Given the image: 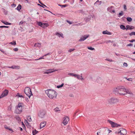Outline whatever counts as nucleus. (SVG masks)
I'll return each instance as SVG.
<instances>
[{"label":"nucleus","mask_w":135,"mask_h":135,"mask_svg":"<svg viewBox=\"0 0 135 135\" xmlns=\"http://www.w3.org/2000/svg\"><path fill=\"white\" fill-rule=\"evenodd\" d=\"M89 37V35H84L80 37V39L79 40L80 42H82L85 40L87 38Z\"/></svg>","instance_id":"6e6552de"},{"label":"nucleus","mask_w":135,"mask_h":135,"mask_svg":"<svg viewBox=\"0 0 135 135\" xmlns=\"http://www.w3.org/2000/svg\"><path fill=\"white\" fill-rule=\"evenodd\" d=\"M43 23H42V22H38V25L39 26H40L41 27Z\"/></svg>","instance_id":"37998d69"},{"label":"nucleus","mask_w":135,"mask_h":135,"mask_svg":"<svg viewBox=\"0 0 135 135\" xmlns=\"http://www.w3.org/2000/svg\"><path fill=\"white\" fill-rule=\"evenodd\" d=\"M8 91L7 90H5L1 95L0 96V99L7 95L8 94Z\"/></svg>","instance_id":"9d476101"},{"label":"nucleus","mask_w":135,"mask_h":135,"mask_svg":"<svg viewBox=\"0 0 135 135\" xmlns=\"http://www.w3.org/2000/svg\"><path fill=\"white\" fill-rule=\"evenodd\" d=\"M58 5L59 6L61 7V8H62L63 7H66L67 6V5H61L60 4H59Z\"/></svg>","instance_id":"a19ab883"},{"label":"nucleus","mask_w":135,"mask_h":135,"mask_svg":"<svg viewBox=\"0 0 135 135\" xmlns=\"http://www.w3.org/2000/svg\"><path fill=\"white\" fill-rule=\"evenodd\" d=\"M129 41L131 42H135V39H133L131 40H129Z\"/></svg>","instance_id":"5fc2aeb1"},{"label":"nucleus","mask_w":135,"mask_h":135,"mask_svg":"<svg viewBox=\"0 0 135 135\" xmlns=\"http://www.w3.org/2000/svg\"><path fill=\"white\" fill-rule=\"evenodd\" d=\"M125 78L126 79H127V80H128V81H132V79L131 78H126V77H125Z\"/></svg>","instance_id":"a18cd8bd"},{"label":"nucleus","mask_w":135,"mask_h":135,"mask_svg":"<svg viewBox=\"0 0 135 135\" xmlns=\"http://www.w3.org/2000/svg\"><path fill=\"white\" fill-rule=\"evenodd\" d=\"M113 91L117 93H118L120 95H125V93H120L119 90V86L114 89Z\"/></svg>","instance_id":"1a4fd4ad"},{"label":"nucleus","mask_w":135,"mask_h":135,"mask_svg":"<svg viewBox=\"0 0 135 135\" xmlns=\"http://www.w3.org/2000/svg\"><path fill=\"white\" fill-rule=\"evenodd\" d=\"M123 12L122 11H121L120 13H119L118 15V16L119 17H120L122 16H123Z\"/></svg>","instance_id":"2f4dec72"},{"label":"nucleus","mask_w":135,"mask_h":135,"mask_svg":"<svg viewBox=\"0 0 135 135\" xmlns=\"http://www.w3.org/2000/svg\"><path fill=\"white\" fill-rule=\"evenodd\" d=\"M119 130L121 135H126L127 134V131L125 129L121 128Z\"/></svg>","instance_id":"0eeeda50"},{"label":"nucleus","mask_w":135,"mask_h":135,"mask_svg":"<svg viewBox=\"0 0 135 135\" xmlns=\"http://www.w3.org/2000/svg\"><path fill=\"white\" fill-rule=\"evenodd\" d=\"M18 49L17 48H15L13 49V50L15 51H18Z\"/></svg>","instance_id":"052dcab7"},{"label":"nucleus","mask_w":135,"mask_h":135,"mask_svg":"<svg viewBox=\"0 0 135 135\" xmlns=\"http://www.w3.org/2000/svg\"><path fill=\"white\" fill-rule=\"evenodd\" d=\"M108 122L111 124L112 127L113 128L115 127H118L121 126L120 124H118L110 120H108Z\"/></svg>","instance_id":"423d86ee"},{"label":"nucleus","mask_w":135,"mask_h":135,"mask_svg":"<svg viewBox=\"0 0 135 135\" xmlns=\"http://www.w3.org/2000/svg\"><path fill=\"white\" fill-rule=\"evenodd\" d=\"M87 48L89 50H95V49L94 48L92 47H88Z\"/></svg>","instance_id":"e433bc0d"},{"label":"nucleus","mask_w":135,"mask_h":135,"mask_svg":"<svg viewBox=\"0 0 135 135\" xmlns=\"http://www.w3.org/2000/svg\"><path fill=\"white\" fill-rule=\"evenodd\" d=\"M9 27V26H0V28H8Z\"/></svg>","instance_id":"49530a36"},{"label":"nucleus","mask_w":135,"mask_h":135,"mask_svg":"<svg viewBox=\"0 0 135 135\" xmlns=\"http://www.w3.org/2000/svg\"><path fill=\"white\" fill-rule=\"evenodd\" d=\"M45 112L44 111H40L38 114L39 116L41 118L44 117L45 116Z\"/></svg>","instance_id":"9b49d317"},{"label":"nucleus","mask_w":135,"mask_h":135,"mask_svg":"<svg viewBox=\"0 0 135 135\" xmlns=\"http://www.w3.org/2000/svg\"><path fill=\"white\" fill-rule=\"evenodd\" d=\"M54 110L56 112L60 113L61 110L58 107H57L54 109Z\"/></svg>","instance_id":"412c9836"},{"label":"nucleus","mask_w":135,"mask_h":135,"mask_svg":"<svg viewBox=\"0 0 135 135\" xmlns=\"http://www.w3.org/2000/svg\"><path fill=\"white\" fill-rule=\"evenodd\" d=\"M75 77L77 78L78 79H80L81 80H84V79L83 78L82 75H80L78 74H75Z\"/></svg>","instance_id":"dca6fc26"},{"label":"nucleus","mask_w":135,"mask_h":135,"mask_svg":"<svg viewBox=\"0 0 135 135\" xmlns=\"http://www.w3.org/2000/svg\"><path fill=\"white\" fill-rule=\"evenodd\" d=\"M107 131L105 130L104 128H102L97 133V135H108V133H107Z\"/></svg>","instance_id":"7ed1b4c3"},{"label":"nucleus","mask_w":135,"mask_h":135,"mask_svg":"<svg viewBox=\"0 0 135 135\" xmlns=\"http://www.w3.org/2000/svg\"><path fill=\"white\" fill-rule=\"evenodd\" d=\"M27 119L28 120L29 122H31V118L30 116H28L27 117Z\"/></svg>","instance_id":"473e14b6"},{"label":"nucleus","mask_w":135,"mask_h":135,"mask_svg":"<svg viewBox=\"0 0 135 135\" xmlns=\"http://www.w3.org/2000/svg\"><path fill=\"white\" fill-rule=\"evenodd\" d=\"M69 120V118L66 117L64 118V119L63 121V123L64 125H66Z\"/></svg>","instance_id":"f8f14e48"},{"label":"nucleus","mask_w":135,"mask_h":135,"mask_svg":"<svg viewBox=\"0 0 135 135\" xmlns=\"http://www.w3.org/2000/svg\"><path fill=\"white\" fill-rule=\"evenodd\" d=\"M133 46V44H128L127 45V46Z\"/></svg>","instance_id":"8fccbe9b"},{"label":"nucleus","mask_w":135,"mask_h":135,"mask_svg":"<svg viewBox=\"0 0 135 135\" xmlns=\"http://www.w3.org/2000/svg\"><path fill=\"white\" fill-rule=\"evenodd\" d=\"M120 28L122 29L123 30H125V29H126V27H125V26L124 25H121L120 26Z\"/></svg>","instance_id":"7c9ffc66"},{"label":"nucleus","mask_w":135,"mask_h":135,"mask_svg":"<svg viewBox=\"0 0 135 135\" xmlns=\"http://www.w3.org/2000/svg\"><path fill=\"white\" fill-rule=\"evenodd\" d=\"M21 6L20 4H19L16 8L18 11H20L21 8Z\"/></svg>","instance_id":"c85d7f7f"},{"label":"nucleus","mask_w":135,"mask_h":135,"mask_svg":"<svg viewBox=\"0 0 135 135\" xmlns=\"http://www.w3.org/2000/svg\"><path fill=\"white\" fill-rule=\"evenodd\" d=\"M127 21L129 22H131L132 20V18L129 17H127Z\"/></svg>","instance_id":"f704fd0d"},{"label":"nucleus","mask_w":135,"mask_h":135,"mask_svg":"<svg viewBox=\"0 0 135 135\" xmlns=\"http://www.w3.org/2000/svg\"><path fill=\"white\" fill-rule=\"evenodd\" d=\"M123 8H124V9L125 10H126L127 9L126 6L125 4L124 5Z\"/></svg>","instance_id":"09e8293b"},{"label":"nucleus","mask_w":135,"mask_h":135,"mask_svg":"<svg viewBox=\"0 0 135 135\" xmlns=\"http://www.w3.org/2000/svg\"><path fill=\"white\" fill-rule=\"evenodd\" d=\"M0 51H1L2 52H3V53H4V52L3 51V50L1 49L0 48Z\"/></svg>","instance_id":"0e129e2a"},{"label":"nucleus","mask_w":135,"mask_h":135,"mask_svg":"<svg viewBox=\"0 0 135 135\" xmlns=\"http://www.w3.org/2000/svg\"><path fill=\"white\" fill-rule=\"evenodd\" d=\"M34 46L35 47H40L41 46V44L40 43H36L34 45Z\"/></svg>","instance_id":"393cba45"},{"label":"nucleus","mask_w":135,"mask_h":135,"mask_svg":"<svg viewBox=\"0 0 135 135\" xmlns=\"http://www.w3.org/2000/svg\"><path fill=\"white\" fill-rule=\"evenodd\" d=\"M9 44L12 45H16V43L15 41L11 42H10Z\"/></svg>","instance_id":"c03bdc74"},{"label":"nucleus","mask_w":135,"mask_h":135,"mask_svg":"<svg viewBox=\"0 0 135 135\" xmlns=\"http://www.w3.org/2000/svg\"><path fill=\"white\" fill-rule=\"evenodd\" d=\"M125 93V95L127 94H129V96L131 97H132L133 95V94L131 91H129L128 90H127L126 89V91H125V93Z\"/></svg>","instance_id":"4468645a"},{"label":"nucleus","mask_w":135,"mask_h":135,"mask_svg":"<svg viewBox=\"0 0 135 135\" xmlns=\"http://www.w3.org/2000/svg\"><path fill=\"white\" fill-rule=\"evenodd\" d=\"M22 127L23 128H24L25 127V124H24L23 122H22Z\"/></svg>","instance_id":"3c124183"},{"label":"nucleus","mask_w":135,"mask_h":135,"mask_svg":"<svg viewBox=\"0 0 135 135\" xmlns=\"http://www.w3.org/2000/svg\"><path fill=\"white\" fill-rule=\"evenodd\" d=\"M4 127L6 129H8V130L9 128V127H8V126L6 125H5L4 126Z\"/></svg>","instance_id":"603ef678"},{"label":"nucleus","mask_w":135,"mask_h":135,"mask_svg":"<svg viewBox=\"0 0 135 135\" xmlns=\"http://www.w3.org/2000/svg\"><path fill=\"white\" fill-rule=\"evenodd\" d=\"M50 54L49 53H48L47 54H45L44 55H43V56L40 57L39 59H36L35 60H39L42 59H46L45 58H44V57L46 56L47 55H49Z\"/></svg>","instance_id":"aec40b11"},{"label":"nucleus","mask_w":135,"mask_h":135,"mask_svg":"<svg viewBox=\"0 0 135 135\" xmlns=\"http://www.w3.org/2000/svg\"><path fill=\"white\" fill-rule=\"evenodd\" d=\"M89 79L90 80H92L93 79V77L91 76H89Z\"/></svg>","instance_id":"774afa93"},{"label":"nucleus","mask_w":135,"mask_h":135,"mask_svg":"<svg viewBox=\"0 0 135 135\" xmlns=\"http://www.w3.org/2000/svg\"><path fill=\"white\" fill-rule=\"evenodd\" d=\"M22 103H19L16 107V112L17 114H20L22 111Z\"/></svg>","instance_id":"20e7f679"},{"label":"nucleus","mask_w":135,"mask_h":135,"mask_svg":"<svg viewBox=\"0 0 135 135\" xmlns=\"http://www.w3.org/2000/svg\"><path fill=\"white\" fill-rule=\"evenodd\" d=\"M126 27V30H132V29H134V27L132 26H130L129 25H127Z\"/></svg>","instance_id":"a211bd4d"},{"label":"nucleus","mask_w":135,"mask_h":135,"mask_svg":"<svg viewBox=\"0 0 135 135\" xmlns=\"http://www.w3.org/2000/svg\"><path fill=\"white\" fill-rule=\"evenodd\" d=\"M90 19L89 18H86V21H90Z\"/></svg>","instance_id":"bf43d9fd"},{"label":"nucleus","mask_w":135,"mask_h":135,"mask_svg":"<svg viewBox=\"0 0 135 135\" xmlns=\"http://www.w3.org/2000/svg\"><path fill=\"white\" fill-rule=\"evenodd\" d=\"M105 60L107 61H109L110 62H112L113 61L112 59H106Z\"/></svg>","instance_id":"864d4df0"},{"label":"nucleus","mask_w":135,"mask_h":135,"mask_svg":"<svg viewBox=\"0 0 135 135\" xmlns=\"http://www.w3.org/2000/svg\"><path fill=\"white\" fill-rule=\"evenodd\" d=\"M46 124V122H43L41 123L40 125V128H42L45 126Z\"/></svg>","instance_id":"f3484780"},{"label":"nucleus","mask_w":135,"mask_h":135,"mask_svg":"<svg viewBox=\"0 0 135 135\" xmlns=\"http://www.w3.org/2000/svg\"><path fill=\"white\" fill-rule=\"evenodd\" d=\"M108 101L110 103H114L118 102L119 100L116 98H112L108 99Z\"/></svg>","instance_id":"39448f33"},{"label":"nucleus","mask_w":135,"mask_h":135,"mask_svg":"<svg viewBox=\"0 0 135 135\" xmlns=\"http://www.w3.org/2000/svg\"><path fill=\"white\" fill-rule=\"evenodd\" d=\"M102 33L103 34H107L108 35H111L112 34L111 32L108 31L107 30L103 31Z\"/></svg>","instance_id":"6ab92c4d"},{"label":"nucleus","mask_w":135,"mask_h":135,"mask_svg":"<svg viewBox=\"0 0 135 135\" xmlns=\"http://www.w3.org/2000/svg\"><path fill=\"white\" fill-rule=\"evenodd\" d=\"M16 119L18 122L21 121V119L20 117L19 116H17L16 117Z\"/></svg>","instance_id":"4c0bfd02"},{"label":"nucleus","mask_w":135,"mask_h":135,"mask_svg":"<svg viewBox=\"0 0 135 135\" xmlns=\"http://www.w3.org/2000/svg\"><path fill=\"white\" fill-rule=\"evenodd\" d=\"M113 7L112 6L110 7H108L107 8V11L111 12V13H112V8Z\"/></svg>","instance_id":"c756f323"},{"label":"nucleus","mask_w":135,"mask_h":135,"mask_svg":"<svg viewBox=\"0 0 135 135\" xmlns=\"http://www.w3.org/2000/svg\"><path fill=\"white\" fill-rule=\"evenodd\" d=\"M49 26V25L48 23H43L41 27L43 28H45L46 27H48Z\"/></svg>","instance_id":"5701e85b"},{"label":"nucleus","mask_w":135,"mask_h":135,"mask_svg":"<svg viewBox=\"0 0 135 135\" xmlns=\"http://www.w3.org/2000/svg\"><path fill=\"white\" fill-rule=\"evenodd\" d=\"M55 35H57L59 37H61L62 38H64L63 34L62 33L60 34L59 33V32H57L56 33Z\"/></svg>","instance_id":"b1692460"},{"label":"nucleus","mask_w":135,"mask_h":135,"mask_svg":"<svg viewBox=\"0 0 135 135\" xmlns=\"http://www.w3.org/2000/svg\"><path fill=\"white\" fill-rule=\"evenodd\" d=\"M120 133V132H119V131H115V134H119Z\"/></svg>","instance_id":"4d7b16f0"},{"label":"nucleus","mask_w":135,"mask_h":135,"mask_svg":"<svg viewBox=\"0 0 135 135\" xmlns=\"http://www.w3.org/2000/svg\"><path fill=\"white\" fill-rule=\"evenodd\" d=\"M119 90L120 93L122 92L123 93H124L126 91V89L123 86H119Z\"/></svg>","instance_id":"ddd939ff"},{"label":"nucleus","mask_w":135,"mask_h":135,"mask_svg":"<svg viewBox=\"0 0 135 135\" xmlns=\"http://www.w3.org/2000/svg\"><path fill=\"white\" fill-rule=\"evenodd\" d=\"M75 49H70L68 50V52H71L75 50Z\"/></svg>","instance_id":"de8ad7c7"},{"label":"nucleus","mask_w":135,"mask_h":135,"mask_svg":"<svg viewBox=\"0 0 135 135\" xmlns=\"http://www.w3.org/2000/svg\"><path fill=\"white\" fill-rule=\"evenodd\" d=\"M67 22L69 23L70 24H72L71 22L70 21H67Z\"/></svg>","instance_id":"338daca9"},{"label":"nucleus","mask_w":135,"mask_h":135,"mask_svg":"<svg viewBox=\"0 0 135 135\" xmlns=\"http://www.w3.org/2000/svg\"><path fill=\"white\" fill-rule=\"evenodd\" d=\"M8 68H11L13 69H19L20 68V67L19 66H13L11 67H8Z\"/></svg>","instance_id":"4be33fe9"},{"label":"nucleus","mask_w":135,"mask_h":135,"mask_svg":"<svg viewBox=\"0 0 135 135\" xmlns=\"http://www.w3.org/2000/svg\"><path fill=\"white\" fill-rule=\"evenodd\" d=\"M57 71L56 70H54V69H50L47 70L46 72L45 73L48 74L49 73H52L55 71Z\"/></svg>","instance_id":"2eb2a0df"},{"label":"nucleus","mask_w":135,"mask_h":135,"mask_svg":"<svg viewBox=\"0 0 135 135\" xmlns=\"http://www.w3.org/2000/svg\"><path fill=\"white\" fill-rule=\"evenodd\" d=\"M129 35L130 36H131L133 35H135V32H132L130 33Z\"/></svg>","instance_id":"79ce46f5"},{"label":"nucleus","mask_w":135,"mask_h":135,"mask_svg":"<svg viewBox=\"0 0 135 135\" xmlns=\"http://www.w3.org/2000/svg\"><path fill=\"white\" fill-rule=\"evenodd\" d=\"M24 122H25V123L26 124H29V123L28 122L27 120L26 119L25 120Z\"/></svg>","instance_id":"6e6d98bb"},{"label":"nucleus","mask_w":135,"mask_h":135,"mask_svg":"<svg viewBox=\"0 0 135 135\" xmlns=\"http://www.w3.org/2000/svg\"><path fill=\"white\" fill-rule=\"evenodd\" d=\"M1 22L2 23L6 25H11V23H9L7 22L4 21H1Z\"/></svg>","instance_id":"a878e982"},{"label":"nucleus","mask_w":135,"mask_h":135,"mask_svg":"<svg viewBox=\"0 0 135 135\" xmlns=\"http://www.w3.org/2000/svg\"><path fill=\"white\" fill-rule=\"evenodd\" d=\"M38 131H36V129L33 130L32 133L33 135H35L37 133Z\"/></svg>","instance_id":"cd10ccee"},{"label":"nucleus","mask_w":135,"mask_h":135,"mask_svg":"<svg viewBox=\"0 0 135 135\" xmlns=\"http://www.w3.org/2000/svg\"><path fill=\"white\" fill-rule=\"evenodd\" d=\"M26 125L27 126V127H29L30 126V125L29 124H26Z\"/></svg>","instance_id":"69168bd1"},{"label":"nucleus","mask_w":135,"mask_h":135,"mask_svg":"<svg viewBox=\"0 0 135 135\" xmlns=\"http://www.w3.org/2000/svg\"><path fill=\"white\" fill-rule=\"evenodd\" d=\"M123 65L124 66H126V67L127 66H128L127 64L126 63V62H124V63H123Z\"/></svg>","instance_id":"13d9d810"},{"label":"nucleus","mask_w":135,"mask_h":135,"mask_svg":"<svg viewBox=\"0 0 135 135\" xmlns=\"http://www.w3.org/2000/svg\"><path fill=\"white\" fill-rule=\"evenodd\" d=\"M24 92L26 95L30 98V97L33 95L30 88L28 87L25 88Z\"/></svg>","instance_id":"f03ea898"},{"label":"nucleus","mask_w":135,"mask_h":135,"mask_svg":"<svg viewBox=\"0 0 135 135\" xmlns=\"http://www.w3.org/2000/svg\"><path fill=\"white\" fill-rule=\"evenodd\" d=\"M16 96L18 97H22L24 98V97L23 95L19 94V93H17V95H16Z\"/></svg>","instance_id":"c9c22d12"},{"label":"nucleus","mask_w":135,"mask_h":135,"mask_svg":"<svg viewBox=\"0 0 135 135\" xmlns=\"http://www.w3.org/2000/svg\"><path fill=\"white\" fill-rule=\"evenodd\" d=\"M68 75H69L71 76H73L75 77V74H74L73 73H69L68 74Z\"/></svg>","instance_id":"58836bf2"},{"label":"nucleus","mask_w":135,"mask_h":135,"mask_svg":"<svg viewBox=\"0 0 135 135\" xmlns=\"http://www.w3.org/2000/svg\"><path fill=\"white\" fill-rule=\"evenodd\" d=\"M64 85V84L62 83L61 85H57V88H60L62 87Z\"/></svg>","instance_id":"ea45409f"},{"label":"nucleus","mask_w":135,"mask_h":135,"mask_svg":"<svg viewBox=\"0 0 135 135\" xmlns=\"http://www.w3.org/2000/svg\"><path fill=\"white\" fill-rule=\"evenodd\" d=\"M104 128L105 130H107V133H108V134L112 132V131L111 130L109 129L108 128Z\"/></svg>","instance_id":"72a5a7b5"},{"label":"nucleus","mask_w":135,"mask_h":135,"mask_svg":"<svg viewBox=\"0 0 135 135\" xmlns=\"http://www.w3.org/2000/svg\"><path fill=\"white\" fill-rule=\"evenodd\" d=\"M8 130L11 131V132H13V130L11 128H9Z\"/></svg>","instance_id":"680f3d73"},{"label":"nucleus","mask_w":135,"mask_h":135,"mask_svg":"<svg viewBox=\"0 0 135 135\" xmlns=\"http://www.w3.org/2000/svg\"><path fill=\"white\" fill-rule=\"evenodd\" d=\"M23 22L22 21H21L19 23V25H22L23 24Z\"/></svg>","instance_id":"e2e57ef3"},{"label":"nucleus","mask_w":135,"mask_h":135,"mask_svg":"<svg viewBox=\"0 0 135 135\" xmlns=\"http://www.w3.org/2000/svg\"><path fill=\"white\" fill-rule=\"evenodd\" d=\"M101 1H99V0H97L94 3V4H97L99 5H100L101 4Z\"/></svg>","instance_id":"bb28decb"},{"label":"nucleus","mask_w":135,"mask_h":135,"mask_svg":"<svg viewBox=\"0 0 135 135\" xmlns=\"http://www.w3.org/2000/svg\"><path fill=\"white\" fill-rule=\"evenodd\" d=\"M45 93L49 98L52 99L56 98L57 95V93L55 91L51 89L47 90Z\"/></svg>","instance_id":"f257e3e1"}]
</instances>
